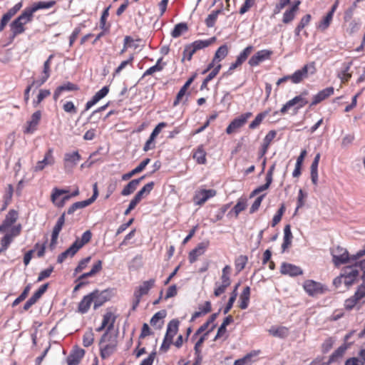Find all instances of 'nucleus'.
Listing matches in <instances>:
<instances>
[{"instance_id":"obj_35","label":"nucleus","mask_w":365,"mask_h":365,"mask_svg":"<svg viewBox=\"0 0 365 365\" xmlns=\"http://www.w3.org/2000/svg\"><path fill=\"white\" fill-rule=\"evenodd\" d=\"M116 317L111 312H108L103 315V327H106L108 326L106 331H110L113 329L114 323L115 322Z\"/></svg>"},{"instance_id":"obj_5","label":"nucleus","mask_w":365,"mask_h":365,"mask_svg":"<svg viewBox=\"0 0 365 365\" xmlns=\"http://www.w3.org/2000/svg\"><path fill=\"white\" fill-rule=\"evenodd\" d=\"M53 57V54H51L48 56L47 60L43 63V68L40 78L34 80L33 83L26 88L25 91H30L31 89H36L47 81L50 76L51 65Z\"/></svg>"},{"instance_id":"obj_47","label":"nucleus","mask_w":365,"mask_h":365,"mask_svg":"<svg viewBox=\"0 0 365 365\" xmlns=\"http://www.w3.org/2000/svg\"><path fill=\"white\" fill-rule=\"evenodd\" d=\"M13 191H14V190H13L12 185H9L7 188H6V193H5L4 196V204L2 205V207L1 208V211L6 210L7 206L11 202V198H12V195H13Z\"/></svg>"},{"instance_id":"obj_25","label":"nucleus","mask_w":365,"mask_h":365,"mask_svg":"<svg viewBox=\"0 0 365 365\" xmlns=\"http://www.w3.org/2000/svg\"><path fill=\"white\" fill-rule=\"evenodd\" d=\"M96 293H90L89 294L85 296L82 300L78 304V312L81 314L86 313L92 302H93L94 295Z\"/></svg>"},{"instance_id":"obj_16","label":"nucleus","mask_w":365,"mask_h":365,"mask_svg":"<svg viewBox=\"0 0 365 365\" xmlns=\"http://www.w3.org/2000/svg\"><path fill=\"white\" fill-rule=\"evenodd\" d=\"M300 4H301V1L299 0H296L293 2V4H292V6L289 8L286 9L284 13L283 14V17H282V22L284 24H288L294 19L299 9Z\"/></svg>"},{"instance_id":"obj_10","label":"nucleus","mask_w":365,"mask_h":365,"mask_svg":"<svg viewBox=\"0 0 365 365\" xmlns=\"http://www.w3.org/2000/svg\"><path fill=\"white\" fill-rule=\"evenodd\" d=\"M72 197L66 190L54 188L51 195L52 202L58 207L64 206L66 201Z\"/></svg>"},{"instance_id":"obj_40","label":"nucleus","mask_w":365,"mask_h":365,"mask_svg":"<svg viewBox=\"0 0 365 365\" xmlns=\"http://www.w3.org/2000/svg\"><path fill=\"white\" fill-rule=\"evenodd\" d=\"M154 182H150L146 184L143 187L139 190L134 198L136 199L139 202L146 195H149L151 190L153 189Z\"/></svg>"},{"instance_id":"obj_45","label":"nucleus","mask_w":365,"mask_h":365,"mask_svg":"<svg viewBox=\"0 0 365 365\" xmlns=\"http://www.w3.org/2000/svg\"><path fill=\"white\" fill-rule=\"evenodd\" d=\"M193 158L196 160L199 164L206 163V153L202 148V145L198 147L197 150L193 154Z\"/></svg>"},{"instance_id":"obj_61","label":"nucleus","mask_w":365,"mask_h":365,"mask_svg":"<svg viewBox=\"0 0 365 365\" xmlns=\"http://www.w3.org/2000/svg\"><path fill=\"white\" fill-rule=\"evenodd\" d=\"M81 26H76L74 30L73 31L72 34H71L69 37V46H73L74 42L78 38L79 34L81 32Z\"/></svg>"},{"instance_id":"obj_37","label":"nucleus","mask_w":365,"mask_h":365,"mask_svg":"<svg viewBox=\"0 0 365 365\" xmlns=\"http://www.w3.org/2000/svg\"><path fill=\"white\" fill-rule=\"evenodd\" d=\"M78 250L72 244L66 251L58 255L57 258L58 263H62L67 257H73Z\"/></svg>"},{"instance_id":"obj_15","label":"nucleus","mask_w":365,"mask_h":365,"mask_svg":"<svg viewBox=\"0 0 365 365\" xmlns=\"http://www.w3.org/2000/svg\"><path fill=\"white\" fill-rule=\"evenodd\" d=\"M229 49L227 45L220 46L216 51L210 63L207 66V71H210L213 66L221 65L220 61L228 55Z\"/></svg>"},{"instance_id":"obj_36","label":"nucleus","mask_w":365,"mask_h":365,"mask_svg":"<svg viewBox=\"0 0 365 365\" xmlns=\"http://www.w3.org/2000/svg\"><path fill=\"white\" fill-rule=\"evenodd\" d=\"M216 327V324H213L211 328L207 331L204 334H202L200 339L197 340V341L196 342L195 345V347H194V349H195V355L197 357V359H201V356H200V347L202 346V344L204 343V341H205L207 335L209 334L210 332H211L212 331H213V329L215 328Z\"/></svg>"},{"instance_id":"obj_21","label":"nucleus","mask_w":365,"mask_h":365,"mask_svg":"<svg viewBox=\"0 0 365 365\" xmlns=\"http://www.w3.org/2000/svg\"><path fill=\"white\" fill-rule=\"evenodd\" d=\"M41 111L37 110L34 112L32 114L31 119L27 122L24 133L27 134L33 133L36 130V127L41 120Z\"/></svg>"},{"instance_id":"obj_58","label":"nucleus","mask_w":365,"mask_h":365,"mask_svg":"<svg viewBox=\"0 0 365 365\" xmlns=\"http://www.w3.org/2000/svg\"><path fill=\"white\" fill-rule=\"evenodd\" d=\"M78 88L76 84L72 83L71 82H66L61 86H59L56 91H75L77 90Z\"/></svg>"},{"instance_id":"obj_3","label":"nucleus","mask_w":365,"mask_h":365,"mask_svg":"<svg viewBox=\"0 0 365 365\" xmlns=\"http://www.w3.org/2000/svg\"><path fill=\"white\" fill-rule=\"evenodd\" d=\"M33 17L29 14V13L24 9L21 14L16 18L14 21L11 22L10 24L11 31L12 33L13 38L16 36L23 34L26 29L24 26L32 21Z\"/></svg>"},{"instance_id":"obj_33","label":"nucleus","mask_w":365,"mask_h":365,"mask_svg":"<svg viewBox=\"0 0 365 365\" xmlns=\"http://www.w3.org/2000/svg\"><path fill=\"white\" fill-rule=\"evenodd\" d=\"M351 65V62L345 63L343 64L341 71L338 74V76L341 79V83H346L351 78V73L350 72V68Z\"/></svg>"},{"instance_id":"obj_43","label":"nucleus","mask_w":365,"mask_h":365,"mask_svg":"<svg viewBox=\"0 0 365 365\" xmlns=\"http://www.w3.org/2000/svg\"><path fill=\"white\" fill-rule=\"evenodd\" d=\"M243 120H240V118H237L234 119L230 124L227 126L226 129V133L227 134H232L235 132H236L239 128H240L242 125Z\"/></svg>"},{"instance_id":"obj_52","label":"nucleus","mask_w":365,"mask_h":365,"mask_svg":"<svg viewBox=\"0 0 365 365\" xmlns=\"http://www.w3.org/2000/svg\"><path fill=\"white\" fill-rule=\"evenodd\" d=\"M18 218V212L14 210H11L6 215L4 222L10 227L16 221Z\"/></svg>"},{"instance_id":"obj_19","label":"nucleus","mask_w":365,"mask_h":365,"mask_svg":"<svg viewBox=\"0 0 365 365\" xmlns=\"http://www.w3.org/2000/svg\"><path fill=\"white\" fill-rule=\"evenodd\" d=\"M216 191L214 190H202L195 193L193 200L195 205H202L209 198L215 196Z\"/></svg>"},{"instance_id":"obj_54","label":"nucleus","mask_w":365,"mask_h":365,"mask_svg":"<svg viewBox=\"0 0 365 365\" xmlns=\"http://www.w3.org/2000/svg\"><path fill=\"white\" fill-rule=\"evenodd\" d=\"M166 317V312L165 310H161L155 313L150 319V324L152 326H156L158 322L161 321Z\"/></svg>"},{"instance_id":"obj_20","label":"nucleus","mask_w":365,"mask_h":365,"mask_svg":"<svg viewBox=\"0 0 365 365\" xmlns=\"http://www.w3.org/2000/svg\"><path fill=\"white\" fill-rule=\"evenodd\" d=\"M55 163L54 158L53 156V149L49 148L46 153L44 158L42 160L38 161L34 170L35 172L41 171L43 170L46 165H52Z\"/></svg>"},{"instance_id":"obj_12","label":"nucleus","mask_w":365,"mask_h":365,"mask_svg":"<svg viewBox=\"0 0 365 365\" xmlns=\"http://www.w3.org/2000/svg\"><path fill=\"white\" fill-rule=\"evenodd\" d=\"M307 101L302 96V95H299L298 96L294 97L292 100L287 101L286 104L283 106L281 108L280 112L282 113H287L289 110L292 109L294 113H296L299 108H302Z\"/></svg>"},{"instance_id":"obj_56","label":"nucleus","mask_w":365,"mask_h":365,"mask_svg":"<svg viewBox=\"0 0 365 365\" xmlns=\"http://www.w3.org/2000/svg\"><path fill=\"white\" fill-rule=\"evenodd\" d=\"M161 61H162V58L158 59L155 66L150 67L148 69H147L145 71L144 76L153 75L155 72L162 71L163 66L160 65Z\"/></svg>"},{"instance_id":"obj_4","label":"nucleus","mask_w":365,"mask_h":365,"mask_svg":"<svg viewBox=\"0 0 365 365\" xmlns=\"http://www.w3.org/2000/svg\"><path fill=\"white\" fill-rule=\"evenodd\" d=\"M365 297V284L360 285L355 294L347 299L344 302V307L347 310H351L356 307L358 309H360L361 304L365 302L363 299Z\"/></svg>"},{"instance_id":"obj_62","label":"nucleus","mask_w":365,"mask_h":365,"mask_svg":"<svg viewBox=\"0 0 365 365\" xmlns=\"http://www.w3.org/2000/svg\"><path fill=\"white\" fill-rule=\"evenodd\" d=\"M13 235L6 233L1 240L2 250H7V248L13 241Z\"/></svg>"},{"instance_id":"obj_41","label":"nucleus","mask_w":365,"mask_h":365,"mask_svg":"<svg viewBox=\"0 0 365 365\" xmlns=\"http://www.w3.org/2000/svg\"><path fill=\"white\" fill-rule=\"evenodd\" d=\"M240 283L239 282L235 286V288H234L232 292L231 293V296L228 300V302L223 309L224 314H227L230 312V310L232 309L233 304L235 302L236 298L237 297V294H238L237 289L240 287Z\"/></svg>"},{"instance_id":"obj_22","label":"nucleus","mask_w":365,"mask_h":365,"mask_svg":"<svg viewBox=\"0 0 365 365\" xmlns=\"http://www.w3.org/2000/svg\"><path fill=\"white\" fill-rule=\"evenodd\" d=\"M56 1H38L34 3L32 6L27 7L25 9L29 13V14L34 18V14L39 9H50L56 4Z\"/></svg>"},{"instance_id":"obj_59","label":"nucleus","mask_w":365,"mask_h":365,"mask_svg":"<svg viewBox=\"0 0 365 365\" xmlns=\"http://www.w3.org/2000/svg\"><path fill=\"white\" fill-rule=\"evenodd\" d=\"M21 7L22 3L19 2L16 4H15L12 8L9 9V11L4 15L11 20V19L21 9Z\"/></svg>"},{"instance_id":"obj_23","label":"nucleus","mask_w":365,"mask_h":365,"mask_svg":"<svg viewBox=\"0 0 365 365\" xmlns=\"http://www.w3.org/2000/svg\"><path fill=\"white\" fill-rule=\"evenodd\" d=\"M348 346L349 345L347 344H343L332 353V354L329 356L328 361L323 363V364L329 365L331 363L338 361L343 357L346 349H348Z\"/></svg>"},{"instance_id":"obj_42","label":"nucleus","mask_w":365,"mask_h":365,"mask_svg":"<svg viewBox=\"0 0 365 365\" xmlns=\"http://www.w3.org/2000/svg\"><path fill=\"white\" fill-rule=\"evenodd\" d=\"M188 31V26L185 23H180L175 26L173 30L171 32V36L173 38H178L183 33Z\"/></svg>"},{"instance_id":"obj_13","label":"nucleus","mask_w":365,"mask_h":365,"mask_svg":"<svg viewBox=\"0 0 365 365\" xmlns=\"http://www.w3.org/2000/svg\"><path fill=\"white\" fill-rule=\"evenodd\" d=\"M272 53V51L267 49L259 51L250 58L248 63L252 67L257 66L262 62L270 59Z\"/></svg>"},{"instance_id":"obj_30","label":"nucleus","mask_w":365,"mask_h":365,"mask_svg":"<svg viewBox=\"0 0 365 365\" xmlns=\"http://www.w3.org/2000/svg\"><path fill=\"white\" fill-rule=\"evenodd\" d=\"M150 162V158L144 159L135 169H133V170H131L130 172H129L128 173L124 174L122 176V180H128L131 177H133L134 175L138 174V173L142 172L145 169L146 165H148V163Z\"/></svg>"},{"instance_id":"obj_49","label":"nucleus","mask_w":365,"mask_h":365,"mask_svg":"<svg viewBox=\"0 0 365 365\" xmlns=\"http://www.w3.org/2000/svg\"><path fill=\"white\" fill-rule=\"evenodd\" d=\"M61 229L62 228L61 227L55 225V226L53 229V232H52V235H51V243H50V248L51 250H53L56 245L57 240H58V235H59V233H60Z\"/></svg>"},{"instance_id":"obj_29","label":"nucleus","mask_w":365,"mask_h":365,"mask_svg":"<svg viewBox=\"0 0 365 365\" xmlns=\"http://www.w3.org/2000/svg\"><path fill=\"white\" fill-rule=\"evenodd\" d=\"M144 178L145 175L139 178L138 179L132 180L123 189L121 195L123 196H127L133 193L136 190L140 181L143 180Z\"/></svg>"},{"instance_id":"obj_44","label":"nucleus","mask_w":365,"mask_h":365,"mask_svg":"<svg viewBox=\"0 0 365 365\" xmlns=\"http://www.w3.org/2000/svg\"><path fill=\"white\" fill-rule=\"evenodd\" d=\"M333 19V16L327 13V15L319 22L317 29L322 31H326L330 26Z\"/></svg>"},{"instance_id":"obj_24","label":"nucleus","mask_w":365,"mask_h":365,"mask_svg":"<svg viewBox=\"0 0 365 365\" xmlns=\"http://www.w3.org/2000/svg\"><path fill=\"white\" fill-rule=\"evenodd\" d=\"M92 293H96L93 299V308L97 309L101 307L109 299L108 292L105 290L99 292L98 290L93 291Z\"/></svg>"},{"instance_id":"obj_38","label":"nucleus","mask_w":365,"mask_h":365,"mask_svg":"<svg viewBox=\"0 0 365 365\" xmlns=\"http://www.w3.org/2000/svg\"><path fill=\"white\" fill-rule=\"evenodd\" d=\"M92 237L91 232L90 230H86L82 235L81 239H76V241L73 243L76 247L79 250L81 247H83L86 244L90 242Z\"/></svg>"},{"instance_id":"obj_26","label":"nucleus","mask_w":365,"mask_h":365,"mask_svg":"<svg viewBox=\"0 0 365 365\" xmlns=\"http://www.w3.org/2000/svg\"><path fill=\"white\" fill-rule=\"evenodd\" d=\"M85 351L83 349H76L67 357L68 365H78L83 357Z\"/></svg>"},{"instance_id":"obj_32","label":"nucleus","mask_w":365,"mask_h":365,"mask_svg":"<svg viewBox=\"0 0 365 365\" xmlns=\"http://www.w3.org/2000/svg\"><path fill=\"white\" fill-rule=\"evenodd\" d=\"M293 238L292 233L291 232L290 225H286L284 228V239L282 245V251H285L292 244Z\"/></svg>"},{"instance_id":"obj_6","label":"nucleus","mask_w":365,"mask_h":365,"mask_svg":"<svg viewBox=\"0 0 365 365\" xmlns=\"http://www.w3.org/2000/svg\"><path fill=\"white\" fill-rule=\"evenodd\" d=\"M81 157L78 151L66 153L63 157V168L66 173H71Z\"/></svg>"},{"instance_id":"obj_34","label":"nucleus","mask_w":365,"mask_h":365,"mask_svg":"<svg viewBox=\"0 0 365 365\" xmlns=\"http://www.w3.org/2000/svg\"><path fill=\"white\" fill-rule=\"evenodd\" d=\"M250 297V287H246L240 296V308L245 309L247 308Z\"/></svg>"},{"instance_id":"obj_50","label":"nucleus","mask_w":365,"mask_h":365,"mask_svg":"<svg viewBox=\"0 0 365 365\" xmlns=\"http://www.w3.org/2000/svg\"><path fill=\"white\" fill-rule=\"evenodd\" d=\"M247 262V257L245 255L239 256L235 262V269L237 272H241Z\"/></svg>"},{"instance_id":"obj_53","label":"nucleus","mask_w":365,"mask_h":365,"mask_svg":"<svg viewBox=\"0 0 365 365\" xmlns=\"http://www.w3.org/2000/svg\"><path fill=\"white\" fill-rule=\"evenodd\" d=\"M108 93H96L93 98L88 101L86 105V110L90 109L93 106L96 104L101 99L104 98Z\"/></svg>"},{"instance_id":"obj_27","label":"nucleus","mask_w":365,"mask_h":365,"mask_svg":"<svg viewBox=\"0 0 365 365\" xmlns=\"http://www.w3.org/2000/svg\"><path fill=\"white\" fill-rule=\"evenodd\" d=\"M222 68V65H217L213 66L211 68V71L210 73L207 76V77L203 80L201 86L200 90H210V88L207 86V84L209 82H210L220 72V69Z\"/></svg>"},{"instance_id":"obj_57","label":"nucleus","mask_w":365,"mask_h":365,"mask_svg":"<svg viewBox=\"0 0 365 365\" xmlns=\"http://www.w3.org/2000/svg\"><path fill=\"white\" fill-rule=\"evenodd\" d=\"M94 341L93 333L92 331H87L84 334L83 337V344L84 346L88 347L91 346Z\"/></svg>"},{"instance_id":"obj_55","label":"nucleus","mask_w":365,"mask_h":365,"mask_svg":"<svg viewBox=\"0 0 365 365\" xmlns=\"http://www.w3.org/2000/svg\"><path fill=\"white\" fill-rule=\"evenodd\" d=\"M246 207V200L244 199H240L234 206L232 211H233L235 214V216L237 217L240 212L245 210Z\"/></svg>"},{"instance_id":"obj_64","label":"nucleus","mask_w":365,"mask_h":365,"mask_svg":"<svg viewBox=\"0 0 365 365\" xmlns=\"http://www.w3.org/2000/svg\"><path fill=\"white\" fill-rule=\"evenodd\" d=\"M252 354H247L245 356L235 360L233 365H248L251 361Z\"/></svg>"},{"instance_id":"obj_8","label":"nucleus","mask_w":365,"mask_h":365,"mask_svg":"<svg viewBox=\"0 0 365 365\" xmlns=\"http://www.w3.org/2000/svg\"><path fill=\"white\" fill-rule=\"evenodd\" d=\"M93 195L90 198H88L86 200H83V201L76 202L73 203L68 209L67 214L71 215L76 210H79V209H83V208L90 205L91 204H92L96 200L97 197L98 196V186H97L96 182L93 184Z\"/></svg>"},{"instance_id":"obj_31","label":"nucleus","mask_w":365,"mask_h":365,"mask_svg":"<svg viewBox=\"0 0 365 365\" xmlns=\"http://www.w3.org/2000/svg\"><path fill=\"white\" fill-rule=\"evenodd\" d=\"M154 284L155 279H153L145 281L138 289L135 290L134 294L142 297V296L148 294L149 290L154 286Z\"/></svg>"},{"instance_id":"obj_51","label":"nucleus","mask_w":365,"mask_h":365,"mask_svg":"<svg viewBox=\"0 0 365 365\" xmlns=\"http://www.w3.org/2000/svg\"><path fill=\"white\" fill-rule=\"evenodd\" d=\"M31 285V284H29L26 285L24 289V291L21 292V294L13 302L12 307H16L21 302L24 301L26 297L28 296V294L30 292Z\"/></svg>"},{"instance_id":"obj_39","label":"nucleus","mask_w":365,"mask_h":365,"mask_svg":"<svg viewBox=\"0 0 365 365\" xmlns=\"http://www.w3.org/2000/svg\"><path fill=\"white\" fill-rule=\"evenodd\" d=\"M110 7L111 6L110 5L103 10L100 19V28L104 31H110V24L107 23V19L109 16V10Z\"/></svg>"},{"instance_id":"obj_63","label":"nucleus","mask_w":365,"mask_h":365,"mask_svg":"<svg viewBox=\"0 0 365 365\" xmlns=\"http://www.w3.org/2000/svg\"><path fill=\"white\" fill-rule=\"evenodd\" d=\"M290 1L291 0H279V2L274 6V14H279L283 9L290 4Z\"/></svg>"},{"instance_id":"obj_7","label":"nucleus","mask_w":365,"mask_h":365,"mask_svg":"<svg viewBox=\"0 0 365 365\" xmlns=\"http://www.w3.org/2000/svg\"><path fill=\"white\" fill-rule=\"evenodd\" d=\"M253 50L254 47L252 46H248L245 49H243L237 56L235 61L230 64L227 71V74H232L235 69L240 67L242 65V63L247 60V58L251 54Z\"/></svg>"},{"instance_id":"obj_28","label":"nucleus","mask_w":365,"mask_h":365,"mask_svg":"<svg viewBox=\"0 0 365 365\" xmlns=\"http://www.w3.org/2000/svg\"><path fill=\"white\" fill-rule=\"evenodd\" d=\"M179 321L178 319H173L171 320L167 327V331L165 336V338L167 339H169L173 341V337L177 334L178 331V327H179Z\"/></svg>"},{"instance_id":"obj_60","label":"nucleus","mask_w":365,"mask_h":365,"mask_svg":"<svg viewBox=\"0 0 365 365\" xmlns=\"http://www.w3.org/2000/svg\"><path fill=\"white\" fill-rule=\"evenodd\" d=\"M21 7L22 3L19 2L16 4H15L12 8L9 9V11L4 15L11 20V19L21 9Z\"/></svg>"},{"instance_id":"obj_17","label":"nucleus","mask_w":365,"mask_h":365,"mask_svg":"<svg viewBox=\"0 0 365 365\" xmlns=\"http://www.w3.org/2000/svg\"><path fill=\"white\" fill-rule=\"evenodd\" d=\"M303 287L306 292L310 296H315L324 292L322 284L313 280L305 281Z\"/></svg>"},{"instance_id":"obj_14","label":"nucleus","mask_w":365,"mask_h":365,"mask_svg":"<svg viewBox=\"0 0 365 365\" xmlns=\"http://www.w3.org/2000/svg\"><path fill=\"white\" fill-rule=\"evenodd\" d=\"M308 73V67L307 66H304L302 69L296 71L292 76H285L278 80L277 84L282 83L286 82L288 80H290L294 83H300L304 78L307 76Z\"/></svg>"},{"instance_id":"obj_48","label":"nucleus","mask_w":365,"mask_h":365,"mask_svg":"<svg viewBox=\"0 0 365 365\" xmlns=\"http://www.w3.org/2000/svg\"><path fill=\"white\" fill-rule=\"evenodd\" d=\"M220 13V10H217V11H212L208 16L205 19V24L207 27L210 28V27H213L216 21H217V16H218V14Z\"/></svg>"},{"instance_id":"obj_9","label":"nucleus","mask_w":365,"mask_h":365,"mask_svg":"<svg viewBox=\"0 0 365 365\" xmlns=\"http://www.w3.org/2000/svg\"><path fill=\"white\" fill-rule=\"evenodd\" d=\"M344 284L349 287L351 286L359 276L358 265L355 264L351 266H346L342 270Z\"/></svg>"},{"instance_id":"obj_11","label":"nucleus","mask_w":365,"mask_h":365,"mask_svg":"<svg viewBox=\"0 0 365 365\" xmlns=\"http://www.w3.org/2000/svg\"><path fill=\"white\" fill-rule=\"evenodd\" d=\"M333 262L336 266L347 263L351 261V257H349L347 250L339 246L331 250Z\"/></svg>"},{"instance_id":"obj_1","label":"nucleus","mask_w":365,"mask_h":365,"mask_svg":"<svg viewBox=\"0 0 365 365\" xmlns=\"http://www.w3.org/2000/svg\"><path fill=\"white\" fill-rule=\"evenodd\" d=\"M216 41L217 38L215 36H213L206 40H197L190 44L186 45L182 52V61H191L192 56L197 51L209 47L210 46L215 43Z\"/></svg>"},{"instance_id":"obj_18","label":"nucleus","mask_w":365,"mask_h":365,"mask_svg":"<svg viewBox=\"0 0 365 365\" xmlns=\"http://www.w3.org/2000/svg\"><path fill=\"white\" fill-rule=\"evenodd\" d=\"M280 272L284 275L297 277L303 274V270L294 264L283 262L281 265Z\"/></svg>"},{"instance_id":"obj_2","label":"nucleus","mask_w":365,"mask_h":365,"mask_svg":"<svg viewBox=\"0 0 365 365\" xmlns=\"http://www.w3.org/2000/svg\"><path fill=\"white\" fill-rule=\"evenodd\" d=\"M117 344L116 336L109 334L108 331H106L101 336L99 342L102 359H107L113 354L116 350Z\"/></svg>"},{"instance_id":"obj_46","label":"nucleus","mask_w":365,"mask_h":365,"mask_svg":"<svg viewBox=\"0 0 365 365\" xmlns=\"http://www.w3.org/2000/svg\"><path fill=\"white\" fill-rule=\"evenodd\" d=\"M269 331L272 336L280 338H284L288 335V329L284 327H272Z\"/></svg>"}]
</instances>
